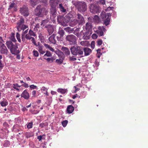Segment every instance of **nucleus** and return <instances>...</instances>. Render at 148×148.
<instances>
[{"instance_id":"nucleus-1","label":"nucleus","mask_w":148,"mask_h":148,"mask_svg":"<svg viewBox=\"0 0 148 148\" xmlns=\"http://www.w3.org/2000/svg\"><path fill=\"white\" fill-rule=\"evenodd\" d=\"M5 45L12 54H17L20 53V51L18 49L17 45L15 44H14L11 41H7Z\"/></svg>"},{"instance_id":"nucleus-2","label":"nucleus","mask_w":148,"mask_h":148,"mask_svg":"<svg viewBox=\"0 0 148 148\" xmlns=\"http://www.w3.org/2000/svg\"><path fill=\"white\" fill-rule=\"evenodd\" d=\"M84 48L81 46H73L70 48L71 54L74 56H83Z\"/></svg>"},{"instance_id":"nucleus-3","label":"nucleus","mask_w":148,"mask_h":148,"mask_svg":"<svg viewBox=\"0 0 148 148\" xmlns=\"http://www.w3.org/2000/svg\"><path fill=\"white\" fill-rule=\"evenodd\" d=\"M76 19H74L70 24L71 26L74 27L78 24L82 25L84 23V19L80 14L78 13L76 16Z\"/></svg>"},{"instance_id":"nucleus-4","label":"nucleus","mask_w":148,"mask_h":148,"mask_svg":"<svg viewBox=\"0 0 148 148\" xmlns=\"http://www.w3.org/2000/svg\"><path fill=\"white\" fill-rule=\"evenodd\" d=\"M24 22L25 20L23 18H20L17 22L16 28L18 31L20 32L22 30L24 31L28 28L27 25H24Z\"/></svg>"},{"instance_id":"nucleus-5","label":"nucleus","mask_w":148,"mask_h":148,"mask_svg":"<svg viewBox=\"0 0 148 148\" xmlns=\"http://www.w3.org/2000/svg\"><path fill=\"white\" fill-rule=\"evenodd\" d=\"M92 26L91 23L89 22H87L85 26V29L86 30L85 34H84V35L83 36V38L84 39H87L89 38V37L87 35L89 32L91 33V31L92 29Z\"/></svg>"},{"instance_id":"nucleus-6","label":"nucleus","mask_w":148,"mask_h":148,"mask_svg":"<svg viewBox=\"0 0 148 148\" xmlns=\"http://www.w3.org/2000/svg\"><path fill=\"white\" fill-rule=\"evenodd\" d=\"M41 6L40 5H38L35 10L36 15L40 17L43 16L45 10L44 8H41Z\"/></svg>"},{"instance_id":"nucleus-7","label":"nucleus","mask_w":148,"mask_h":148,"mask_svg":"<svg viewBox=\"0 0 148 148\" xmlns=\"http://www.w3.org/2000/svg\"><path fill=\"white\" fill-rule=\"evenodd\" d=\"M86 5L84 2H80L78 3L77 5V9L80 12H84L87 9Z\"/></svg>"},{"instance_id":"nucleus-8","label":"nucleus","mask_w":148,"mask_h":148,"mask_svg":"<svg viewBox=\"0 0 148 148\" xmlns=\"http://www.w3.org/2000/svg\"><path fill=\"white\" fill-rule=\"evenodd\" d=\"M66 39L70 45H73L76 43L77 37L74 35H69L66 36Z\"/></svg>"},{"instance_id":"nucleus-9","label":"nucleus","mask_w":148,"mask_h":148,"mask_svg":"<svg viewBox=\"0 0 148 148\" xmlns=\"http://www.w3.org/2000/svg\"><path fill=\"white\" fill-rule=\"evenodd\" d=\"M90 12L94 14L97 13L99 11V7L95 4H91L90 6Z\"/></svg>"},{"instance_id":"nucleus-10","label":"nucleus","mask_w":148,"mask_h":148,"mask_svg":"<svg viewBox=\"0 0 148 148\" xmlns=\"http://www.w3.org/2000/svg\"><path fill=\"white\" fill-rule=\"evenodd\" d=\"M20 11L21 14L25 16H27L29 15L28 8L25 6L21 8Z\"/></svg>"},{"instance_id":"nucleus-11","label":"nucleus","mask_w":148,"mask_h":148,"mask_svg":"<svg viewBox=\"0 0 148 148\" xmlns=\"http://www.w3.org/2000/svg\"><path fill=\"white\" fill-rule=\"evenodd\" d=\"M8 51L4 44L0 45V53L1 54L7 55Z\"/></svg>"},{"instance_id":"nucleus-12","label":"nucleus","mask_w":148,"mask_h":148,"mask_svg":"<svg viewBox=\"0 0 148 148\" xmlns=\"http://www.w3.org/2000/svg\"><path fill=\"white\" fill-rule=\"evenodd\" d=\"M25 38L28 40H31L32 43H33L35 45L37 46V43L36 42L35 38L32 36H31L30 34H27L25 36Z\"/></svg>"},{"instance_id":"nucleus-13","label":"nucleus","mask_w":148,"mask_h":148,"mask_svg":"<svg viewBox=\"0 0 148 148\" xmlns=\"http://www.w3.org/2000/svg\"><path fill=\"white\" fill-rule=\"evenodd\" d=\"M59 0H50L49 3L51 7L56 8V5L59 3Z\"/></svg>"},{"instance_id":"nucleus-14","label":"nucleus","mask_w":148,"mask_h":148,"mask_svg":"<svg viewBox=\"0 0 148 148\" xmlns=\"http://www.w3.org/2000/svg\"><path fill=\"white\" fill-rule=\"evenodd\" d=\"M21 97L25 99H28L29 97V95L26 90H25L21 95Z\"/></svg>"},{"instance_id":"nucleus-15","label":"nucleus","mask_w":148,"mask_h":148,"mask_svg":"<svg viewBox=\"0 0 148 148\" xmlns=\"http://www.w3.org/2000/svg\"><path fill=\"white\" fill-rule=\"evenodd\" d=\"M45 27L47 28V31L49 35H51L54 32V29L52 26L50 24L47 25L45 26Z\"/></svg>"},{"instance_id":"nucleus-16","label":"nucleus","mask_w":148,"mask_h":148,"mask_svg":"<svg viewBox=\"0 0 148 148\" xmlns=\"http://www.w3.org/2000/svg\"><path fill=\"white\" fill-rule=\"evenodd\" d=\"M40 19L38 18H36L35 19V21L36 23V25L34 28V31H37L39 30L40 27L39 23H38V22H40Z\"/></svg>"},{"instance_id":"nucleus-17","label":"nucleus","mask_w":148,"mask_h":148,"mask_svg":"<svg viewBox=\"0 0 148 148\" xmlns=\"http://www.w3.org/2000/svg\"><path fill=\"white\" fill-rule=\"evenodd\" d=\"M107 17L106 18L104 19V24L106 25H107L110 23V18L111 16V14L110 13L107 14Z\"/></svg>"},{"instance_id":"nucleus-18","label":"nucleus","mask_w":148,"mask_h":148,"mask_svg":"<svg viewBox=\"0 0 148 148\" xmlns=\"http://www.w3.org/2000/svg\"><path fill=\"white\" fill-rule=\"evenodd\" d=\"M74 110V107L71 105L68 106L66 110V113L70 114L72 113Z\"/></svg>"},{"instance_id":"nucleus-19","label":"nucleus","mask_w":148,"mask_h":148,"mask_svg":"<svg viewBox=\"0 0 148 148\" xmlns=\"http://www.w3.org/2000/svg\"><path fill=\"white\" fill-rule=\"evenodd\" d=\"M50 16H52L53 17L56 16L57 14V12L56 8L54 7H51L50 9Z\"/></svg>"},{"instance_id":"nucleus-20","label":"nucleus","mask_w":148,"mask_h":148,"mask_svg":"<svg viewBox=\"0 0 148 148\" xmlns=\"http://www.w3.org/2000/svg\"><path fill=\"white\" fill-rule=\"evenodd\" d=\"M13 9V11H16L17 10V7L16 4L14 3H11L8 10L12 9Z\"/></svg>"},{"instance_id":"nucleus-21","label":"nucleus","mask_w":148,"mask_h":148,"mask_svg":"<svg viewBox=\"0 0 148 148\" xmlns=\"http://www.w3.org/2000/svg\"><path fill=\"white\" fill-rule=\"evenodd\" d=\"M62 50L66 55H69L70 54V51L69 48L67 47H63L61 49Z\"/></svg>"},{"instance_id":"nucleus-22","label":"nucleus","mask_w":148,"mask_h":148,"mask_svg":"<svg viewBox=\"0 0 148 148\" xmlns=\"http://www.w3.org/2000/svg\"><path fill=\"white\" fill-rule=\"evenodd\" d=\"M49 18H48L45 20H43L42 21H41V20H40V21H41V24L40 25L41 26H44L45 25V26L47 25H49L50 24V23L49 22Z\"/></svg>"},{"instance_id":"nucleus-23","label":"nucleus","mask_w":148,"mask_h":148,"mask_svg":"<svg viewBox=\"0 0 148 148\" xmlns=\"http://www.w3.org/2000/svg\"><path fill=\"white\" fill-rule=\"evenodd\" d=\"M83 51L85 56L89 55L92 52L91 50L88 48H84Z\"/></svg>"},{"instance_id":"nucleus-24","label":"nucleus","mask_w":148,"mask_h":148,"mask_svg":"<svg viewBox=\"0 0 148 148\" xmlns=\"http://www.w3.org/2000/svg\"><path fill=\"white\" fill-rule=\"evenodd\" d=\"M49 41L51 43L55 44L56 43V40L55 39V34H53L49 38Z\"/></svg>"},{"instance_id":"nucleus-25","label":"nucleus","mask_w":148,"mask_h":148,"mask_svg":"<svg viewBox=\"0 0 148 148\" xmlns=\"http://www.w3.org/2000/svg\"><path fill=\"white\" fill-rule=\"evenodd\" d=\"M0 104L2 107H5L8 105V103L6 99H3V100L0 102Z\"/></svg>"},{"instance_id":"nucleus-26","label":"nucleus","mask_w":148,"mask_h":148,"mask_svg":"<svg viewBox=\"0 0 148 148\" xmlns=\"http://www.w3.org/2000/svg\"><path fill=\"white\" fill-rule=\"evenodd\" d=\"M34 134L32 132H27L25 133V137L27 138H30L33 136Z\"/></svg>"},{"instance_id":"nucleus-27","label":"nucleus","mask_w":148,"mask_h":148,"mask_svg":"<svg viewBox=\"0 0 148 148\" xmlns=\"http://www.w3.org/2000/svg\"><path fill=\"white\" fill-rule=\"evenodd\" d=\"M47 89L44 86H43L41 89L42 92H43V93L46 95L47 96H49V93L47 92Z\"/></svg>"},{"instance_id":"nucleus-28","label":"nucleus","mask_w":148,"mask_h":148,"mask_svg":"<svg viewBox=\"0 0 148 148\" xmlns=\"http://www.w3.org/2000/svg\"><path fill=\"white\" fill-rule=\"evenodd\" d=\"M37 46H38V45H37ZM38 50L40 54H43L45 53V51L43 50V46L39 45L38 46Z\"/></svg>"},{"instance_id":"nucleus-29","label":"nucleus","mask_w":148,"mask_h":148,"mask_svg":"<svg viewBox=\"0 0 148 148\" xmlns=\"http://www.w3.org/2000/svg\"><path fill=\"white\" fill-rule=\"evenodd\" d=\"M107 14H106V13L104 11L102 12L100 14L101 18L103 20L106 18L107 17Z\"/></svg>"},{"instance_id":"nucleus-30","label":"nucleus","mask_w":148,"mask_h":148,"mask_svg":"<svg viewBox=\"0 0 148 148\" xmlns=\"http://www.w3.org/2000/svg\"><path fill=\"white\" fill-rule=\"evenodd\" d=\"M64 30L67 32L71 33H72L74 31L73 28H71L70 27H68L64 28Z\"/></svg>"},{"instance_id":"nucleus-31","label":"nucleus","mask_w":148,"mask_h":148,"mask_svg":"<svg viewBox=\"0 0 148 148\" xmlns=\"http://www.w3.org/2000/svg\"><path fill=\"white\" fill-rule=\"evenodd\" d=\"M58 8L62 12H65L66 11V10L63 7L62 3L59 4Z\"/></svg>"},{"instance_id":"nucleus-32","label":"nucleus","mask_w":148,"mask_h":148,"mask_svg":"<svg viewBox=\"0 0 148 148\" xmlns=\"http://www.w3.org/2000/svg\"><path fill=\"white\" fill-rule=\"evenodd\" d=\"M57 91L62 94H64L67 92V89H63L62 88H59L57 90Z\"/></svg>"},{"instance_id":"nucleus-33","label":"nucleus","mask_w":148,"mask_h":148,"mask_svg":"<svg viewBox=\"0 0 148 148\" xmlns=\"http://www.w3.org/2000/svg\"><path fill=\"white\" fill-rule=\"evenodd\" d=\"M28 34H30L31 36H32L34 37H36V32H34V31L31 29L29 30Z\"/></svg>"},{"instance_id":"nucleus-34","label":"nucleus","mask_w":148,"mask_h":148,"mask_svg":"<svg viewBox=\"0 0 148 148\" xmlns=\"http://www.w3.org/2000/svg\"><path fill=\"white\" fill-rule=\"evenodd\" d=\"M13 88L16 89L17 90H19V89L18 88H19L21 86H19L18 85V84L17 83L14 84H13Z\"/></svg>"},{"instance_id":"nucleus-35","label":"nucleus","mask_w":148,"mask_h":148,"mask_svg":"<svg viewBox=\"0 0 148 148\" xmlns=\"http://www.w3.org/2000/svg\"><path fill=\"white\" fill-rule=\"evenodd\" d=\"M58 34L61 36V37H63L64 34V32L63 29H61L59 30Z\"/></svg>"},{"instance_id":"nucleus-36","label":"nucleus","mask_w":148,"mask_h":148,"mask_svg":"<svg viewBox=\"0 0 148 148\" xmlns=\"http://www.w3.org/2000/svg\"><path fill=\"white\" fill-rule=\"evenodd\" d=\"M33 123L32 122H30L27 124V127L28 129L32 128L33 127Z\"/></svg>"},{"instance_id":"nucleus-37","label":"nucleus","mask_w":148,"mask_h":148,"mask_svg":"<svg viewBox=\"0 0 148 148\" xmlns=\"http://www.w3.org/2000/svg\"><path fill=\"white\" fill-rule=\"evenodd\" d=\"M101 49H99L97 50V53L96 54L97 57L99 58L100 56L102 55V53L100 52Z\"/></svg>"},{"instance_id":"nucleus-38","label":"nucleus","mask_w":148,"mask_h":148,"mask_svg":"<svg viewBox=\"0 0 148 148\" xmlns=\"http://www.w3.org/2000/svg\"><path fill=\"white\" fill-rule=\"evenodd\" d=\"M63 59L62 58H59V59H56V62L59 64H61L63 62Z\"/></svg>"},{"instance_id":"nucleus-39","label":"nucleus","mask_w":148,"mask_h":148,"mask_svg":"<svg viewBox=\"0 0 148 148\" xmlns=\"http://www.w3.org/2000/svg\"><path fill=\"white\" fill-rule=\"evenodd\" d=\"M98 30L97 31H102L105 32V31L106 30L104 27L103 26H99L98 27Z\"/></svg>"},{"instance_id":"nucleus-40","label":"nucleus","mask_w":148,"mask_h":148,"mask_svg":"<svg viewBox=\"0 0 148 148\" xmlns=\"http://www.w3.org/2000/svg\"><path fill=\"white\" fill-rule=\"evenodd\" d=\"M14 34L13 33H12L11 34V36L10 37V39L11 40V41H13V42H16V40L15 39L14 36Z\"/></svg>"},{"instance_id":"nucleus-41","label":"nucleus","mask_w":148,"mask_h":148,"mask_svg":"<svg viewBox=\"0 0 148 148\" xmlns=\"http://www.w3.org/2000/svg\"><path fill=\"white\" fill-rule=\"evenodd\" d=\"M46 59L48 62H52L54 60L56 59V58L54 57H51V58H45Z\"/></svg>"},{"instance_id":"nucleus-42","label":"nucleus","mask_w":148,"mask_h":148,"mask_svg":"<svg viewBox=\"0 0 148 148\" xmlns=\"http://www.w3.org/2000/svg\"><path fill=\"white\" fill-rule=\"evenodd\" d=\"M48 125V123L47 122L42 123L39 124V126L41 128H43L45 126H47Z\"/></svg>"},{"instance_id":"nucleus-43","label":"nucleus","mask_w":148,"mask_h":148,"mask_svg":"<svg viewBox=\"0 0 148 148\" xmlns=\"http://www.w3.org/2000/svg\"><path fill=\"white\" fill-rule=\"evenodd\" d=\"M97 45L98 46H100L102 44L103 41L101 39H99L97 40Z\"/></svg>"},{"instance_id":"nucleus-44","label":"nucleus","mask_w":148,"mask_h":148,"mask_svg":"<svg viewBox=\"0 0 148 148\" xmlns=\"http://www.w3.org/2000/svg\"><path fill=\"white\" fill-rule=\"evenodd\" d=\"M32 94L33 97H37L38 96L36 95V92L35 90H33L32 91Z\"/></svg>"},{"instance_id":"nucleus-45","label":"nucleus","mask_w":148,"mask_h":148,"mask_svg":"<svg viewBox=\"0 0 148 148\" xmlns=\"http://www.w3.org/2000/svg\"><path fill=\"white\" fill-rule=\"evenodd\" d=\"M97 33L99 36H102L103 35V32L102 31H97Z\"/></svg>"},{"instance_id":"nucleus-46","label":"nucleus","mask_w":148,"mask_h":148,"mask_svg":"<svg viewBox=\"0 0 148 148\" xmlns=\"http://www.w3.org/2000/svg\"><path fill=\"white\" fill-rule=\"evenodd\" d=\"M46 56L48 57L51 56V52L49 51H47L46 53L44 55V56L45 57Z\"/></svg>"},{"instance_id":"nucleus-47","label":"nucleus","mask_w":148,"mask_h":148,"mask_svg":"<svg viewBox=\"0 0 148 148\" xmlns=\"http://www.w3.org/2000/svg\"><path fill=\"white\" fill-rule=\"evenodd\" d=\"M68 123V121L67 120H65L62 122V125L64 127L66 126Z\"/></svg>"},{"instance_id":"nucleus-48","label":"nucleus","mask_w":148,"mask_h":148,"mask_svg":"<svg viewBox=\"0 0 148 148\" xmlns=\"http://www.w3.org/2000/svg\"><path fill=\"white\" fill-rule=\"evenodd\" d=\"M33 53L34 56L35 57H38L39 56V53L37 51L34 50Z\"/></svg>"},{"instance_id":"nucleus-49","label":"nucleus","mask_w":148,"mask_h":148,"mask_svg":"<svg viewBox=\"0 0 148 148\" xmlns=\"http://www.w3.org/2000/svg\"><path fill=\"white\" fill-rule=\"evenodd\" d=\"M16 37L17 39L19 42H21V40L20 39V34L18 33H17L16 34Z\"/></svg>"},{"instance_id":"nucleus-50","label":"nucleus","mask_w":148,"mask_h":148,"mask_svg":"<svg viewBox=\"0 0 148 148\" xmlns=\"http://www.w3.org/2000/svg\"><path fill=\"white\" fill-rule=\"evenodd\" d=\"M29 87L31 89H36L37 88V86H36L34 85H30Z\"/></svg>"},{"instance_id":"nucleus-51","label":"nucleus","mask_w":148,"mask_h":148,"mask_svg":"<svg viewBox=\"0 0 148 148\" xmlns=\"http://www.w3.org/2000/svg\"><path fill=\"white\" fill-rule=\"evenodd\" d=\"M3 126L5 128H7L9 127V125L6 122H4L3 124Z\"/></svg>"},{"instance_id":"nucleus-52","label":"nucleus","mask_w":148,"mask_h":148,"mask_svg":"<svg viewBox=\"0 0 148 148\" xmlns=\"http://www.w3.org/2000/svg\"><path fill=\"white\" fill-rule=\"evenodd\" d=\"M91 48L93 49L95 47V42L94 41H92L90 44Z\"/></svg>"},{"instance_id":"nucleus-53","label":"nucleus","mask_w":148,"mask_h":148,"mask_svg":"<svg viewBox=\"0 0 148 148\" xmlns=\"http://www.w3.org/2000/svg\"><path fill=\"white\" fill-rule=\"evenodd\" d=\"M4 67V64L1 59H0V69H2Z\"/></svg>"},{"instance_id":"nucleus-54","label":"nucleus","mask_w":148,"mask_h":148,"mask_svg":"<svg viewBox=\"0 0 148 148\" xmlns=\"http://www.w3.org/2000/svg\"><path fill=\"white\" fill-rule=\"evenodd\" d=\"M93 19L96 21H99V17L97 15H95L94 16Z\"/></svg>"},{"instance_id":"nucleus-55","label":"nucleus","mask_w":148,"mask_h":148,"mask_svg":"<svg viewBox=\"0 0 148 148\" xmlns=\"http://www.w3.org/2000/svg\"><path fill=\"white\" fill-rule=\"evenodd\" d=\"M21 86L26 88H28L29 86L28 84L25 82L24 83V84H23Z\"/></svg>"},{"instance_id":"nucleus-56","label":"nucleus","mask_w":148,"mask_h":148,"mask_svg":"<svg viewBox=\"0 0 148 148\" xmlns=\"http://www.w3.org/2000/svg\"><path fill=\"white\" fill-rule=\"evenodd\" d=\"M80 44L82 46H85L86 44V41H81L80 42Z\"/></svg>"},{"instance_id":"nucleus-57","label":"nucleus","mask_w":148,"mask_h":148,"mask_svg":"<svg viewBox=\"0 0 148 148\" xmlns=\"http://www.w3.org/2000/svg\"><path fill=\"white\" fill-rule=\"evenodd\" d=\"M4 42V41L2 39V37L0 36V45H2V44H3V42Z\"/></svg>"},{"instance_id":"nucleus-58","label":"nucleus","mask_w":148,"mask_h":148,"mask_svg":"<svg viewBox=\"0 0 148 148\" xmlns=\"http://www.w3.org/2000/svg\"><path fill=\"white\" fill-rule=\"evenodd\" d=\"M99 1L103 5H104L105 4V0H99Z\"/></svg>"},{"instance_id":"nucleus-59","label":"nucleus","mask_w":148,"mask_h":148,"mask_svg":"<svg viewBox=\"0 0 148 148\" xmlns=\"http://www.w3.org/2000/svg\"><path fill=\"white\" fill-rule=\"evenodd\" d=\"M97 37V36L95 34H93L92 35V37L93 39H96Z\"/></svg>"},{"instance_id":"nucleus-60","label":"nucleus","mask_w":148,"mask_h":148,"mask_svg":"<svg viewBox=\"0 0 148 148\" xmlns=\"http://www.w3.org/2000/svg\"><path fill=\"white\" fill-rule=\"evenodd\" d=\"M62 16H58L57 17V19L58 21H60L61 20L60 19L61 18H62Z\"/></svg>"},{"instance_id":"nucleus-61","label":"nucleus","mask_w":148,"mask_h":148,"mask_svg":"<svg viewBox=\"0 0 148 148\" xmlns=\"http://www.w3.org/2000/svg\"><path fill=\"white\" fill-rule=\"evenodd\" d=\"M62 38V37H61V36L58 35L57 36V38L58 40H61V38Z\"/></svg>"},{"instance_id":"nucleus-62","label":"nucleus","mask_w":148,"mask_h":148,"mask_svg":"<svg viewBox=\"0 0 148 148\" xmlns=\"http://www.w3.org/2000/svg\"><path fill=\"white\" fill-rule=\"evenodd\" d=\"M42 138V136L40 135L38 136L37 139L39 140V141H40V140H41Z\"/></svg>"},{"instance_id":"nucleus-63","label":"nucleus","mask_w":148,"mask_h":148,"mask_svg":"<svg viewBox=\"0 0 148 148\" xmlns=\"http://www.w3.org/2000/svg\"><path fill=\"white\" fill-rule=\"evenodd\" d=\"M70 58V60L73 61H75L76 60V58L73 57H71Z\"/></svg>"},{"instance_id":"nucleus-64","label":"nucleus","mask_w":148,"mask_h":148,"mask_svg":"<svg viewBox=\"0 0 148 148\" xmlns=\"http://www.w3.org/2000/svg\"><path fill=\"white\" fill-rule=\"evenodd\" d=\"M44 45L46 48H48V49H49L50 47L49 45L46 44H45Z\"/></svg>"}]
</instances>
